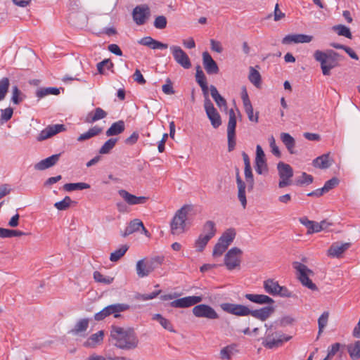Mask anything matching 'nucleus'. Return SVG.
Listing matches in <instances>:
<instances>
[{"label":"nucleus","instance_id":"obj_1","mask_svg":"<svg viewBox=\"0 0 360 360\" xmlns=\"http://www.w3.org/2000/svg\"><path fill=\"white\" fill-rule=\"evenodd\" d=\"M110 340L115 347L127 351L136 349L139 343L138 336L131 327L122 328L112 326L110 328Z\"/></svg>","mask_w":360,"mask_h":360},{"label":"nucleus","instance_id":"obj_2","mask_svg":"<svg viewBox=\"0 0 360 360\" xmlns=\"http://www.w3.org/2000/svg\"><path fill=\"white\" fill-rule=\"evenodd\" d=\"M313 56L314 60L320 63L324 76H329L331 70L340 66V61L344 59L342 55L332 49L316 50Z\"/></svg>","mask_w":360,"mask_h":360},{"label":"nucleus","instance_id":"obj_3","mask_svg":"<svg viewBox=\"0 0 360 360\" xmlns=\"http://www.w3.org/2000/svg\"><path fill=\"white\" fill-rule=\"evenodd\" d=\"M165 259L164 256H155L150 258H144L136 262V271L139 278L148 276L155 269L162 265Z\"/></svg>","mask_w":360,"mask_h":360},{"label":"nucleus","instance_id":"obj_4","mask_svg":"<svg viewBox=\"0 0 360 360\" xmlns=\"http://www.w3.org/2000/svg\"><path fill=\"white\" fill-rule=\"evenodd\" d=\"M266 328L265 337L262 338V344L267 349H274L281 347L283 342L291 339V336H285L281 332H273L272 325L265 324Z\"/></svg>","mask_w":360,"mask_h":360},{"label":"nucleus","instance_id":"obj_5","mask_svg":"<svg viewBox=\"0 0 360 360\" xmlns=\"http://www.w3.org/2000/svg\"><path fill=\"white\" fill-rule=\"evenodd\" d=\"M292 266L297 271V279L303 286L313 291L318 290L316 284L310 279V277L314 276V272L312 270L309 269L305 264L299 262H294Z\"/></svg>","mask_w":360,"mask_h":360},{"label":"nucleus","instance_id":"obj_6","mask_svg":"<svg viewBox=\"0 0 360 360\" xmlns=\"http://www.w3.org/2000/svg\"><path fill=\"white\" fill-rule=\"evenodd\" d=\"M131 306L126 303H115L106 306L100 311L94 314V319L97 321H103L106 317L112 315L115 319L122 317L121 312L129 310Z\"/></svg>","mask_w":360,"mask_h":360},{"label":"nucleus","instance_id":"obj_7","mask_svg":"<svg viewBox=\"0 0 360 360\" xmlns=\"http://www.w3.org/2000/svg\"><path fill=\"white\" fill-rule=\"evenodd\" d=\"M190 210L188 205H184L176 212L170 223L171 233L173 235H179L185 231L187 214Z\"/></svg>","mask_w":360,"mask_h":360},{"label":"nucleus","instance_id":"obj_8","mask_svg":"<svg viewBox=\"0 0 360 360\" xmlns=\"http://www.w3.org/2000/svg\"><path fill=\"white\" fill-rule=\"evenodd\" d=\"M277 169L280 177L278 187L282 188L290 186L292 184L291 178L293 176V169L292 167L283 162H279L277 164Z\"/></svg>","mask_w":360,"mask_h":360},{"label":"nucleus","instance_id":"obj_9","mask_svg":"<svg viewBox=\"0 0 360 360\" xmlns=\"http://www.w3.org/2000/svg\"><path fill=\"white\" fill-rule=\"evenodd\" d=\"M243 251L236 247L231 248L225 255L224 264L229 270L239 267L241 262Z\"/></svg>","mask_w":360,"mask_h":360},{"label":"nucleus","instance_id":"obj_10","mask_svg":"<svg viewBox=\"0 0 360 360\" xmlns=\"http://www.w3.org/2000/svg\"><path fill=\"white\" fill-rule=\"evenodd\" d=\"M192 312L193 315L198 318H205L211 320L219 318V314L217 313L215 309L211 306L205 304L195 305L193 308Z\"/></svg>","mask_w":360,"mask_h":360},{"label":"nucleus","instance_id":"obj_11","mask_svg":"<svg viewBox=\"0 0 360 360\" xmlns=\"http://www.w3.org/2000/svg\"><path fill=\"white\" fill-rule=\"evenodd\" d=\"M220 307L226 313L238 316H249L251 313V309H249L247 306L239 304L225 302L221 303L220 304Z\"/></svg>","mask_w":360,"mask_h":360},{"label":"nucleus","instance_id":"obj_12","mask_svg":"<svg viewBox=\"0 0 360 360\" xmlns=\"http://www.w3.org/2000/svg\"><path fill=\"white\" fill-rule=\"evenodd\" d=\"M174 60L184 69H189L191 67V60L187 53L178 46H170Z\"/></svg>","mask_w":360,"mask_h":360},{"label":"nucleus","instance_id":"obj_13","mask_svg":"<svg viewBox=\"0 0 360 360\" xmlns=\"http://www.w3.org/2000/svg\"><path fill=\"white\" fill-rule=\"evenodd\" d=\"M150 15V8L148 5L143 4L136 6L132 11L134 21L138 25L146 23Z\"/></svg>","mask_w":360,"mask_h":360},{"label":"nucleus","instance_id":"obj_14","mask_svg":"<svg viewBox=\"0 0 360 360\" xmlns=\"http://www.w3.org/2000/svg\"><path fill=\"white\" fill-rule=\"evenodd\" d=\"M202 300V296H188L176 299L171 302L169 305L174 308H187L200 303Z\"/></svg>","mask_w":360,"mask_h":360},{"label":"nucleus","instance_id":"obj_15","mask_svg":"<svg viewBox=\"0 0 360 360\" xmlns=\"http://www.w3.org/2000/svg\"><path fill=\"white\" fill-rule=\"evenodd\" d=\"M65 130V127L64 124H56L49 125L44 129L41 131L37 139L38 141H42Z\"/></svg>","mask_w":360,"mask_h":360},{"label":"nucleus","instance_id":"obj_16","mask_svg":"<svg viewBox=\"0 0 360 360\" xmlns=\"http://www.w3.org/2000/svg\"><path fill=\"white\" fill-rule=\"evenodd\" d=\"M313 37L304 34H288L283 38L281 43L284 45L300 43H309L312 41Z\"/></svg>","mask_w":360,"mask_h":360},{"label":"nucleus","instance_id":"obj_17","mask_svg":"<svg viewBox=\"0 0 360 360\" xmlns=\"http://www.w3.org/2000/svg\"><path fill=\"white\" fill-rule=\"evenodd\" d=\"M118 193L124 199V200L129 205L144 204L148 200V197L136 196L124 189L119 190Z\"/></svg>","mask_w":360,"mask_h":360},{"label":"nucleus","instance_id":"obj_18","mask_svg":"<svg viewBox=\"0 0 360 360\" xmlns=\"http://www.w3.org/2000/svg\"><path fill=\"white\" fill-rule=\"evenodd\" d=\"M202 65L208 75H216L219 71L217 63L207 51L202 53Z\"/></svg>","mask_w":360,"mask_h":360},{"label":"nucleus","instance_id":"obj_19","mask_svg":"<svg viewBox=\"0 0 360 360\" xmlns=\"http://www.w3.org/2000/svg\"><path fill=\"white\" fill-rule=\"evenodd\" d=\"M204 108L212 126L217 129L221 124V120L213 103L205 105Z\"/></svg>","mask_w":360,"mask_h":360},{"label":"nucleus","instance_id":"obj_20","mask_svg":"<svg viewBox=\"0 0 360 360\" xmlns=\"http://www.w3.org/2000/svg\"><path fill=\"white\" fill-rule=\"evenodd\" d=\"M275 308L272 305H268L259 309L251 310L250 315L262 321H264L274 312Z\"/></svg>","mask_w":360,"mask_h":360},{"label":"nucleus","instance_id":"obj_21","mask_svg":"<svg viewBox=\"0 0 360 360\" xmlns=\"http://www.w3.org/2000/svg\"><path fill=\"white\" fill-rule=\"evenodd\" d=\"M60 153L53 155L41 160L34 165V169L42 171L54 166L59 160Z\"/></svg>","mask_w":360,"mask_h":360},{"label":"nucleus","instance_id":"obj_22","mask_svg":"<svg viewBox=\"0 0 360 360\" xmlns=\"http://www.w3.org/2000/svg\"><path fill=\"white\" fill-rule=\"evenodd\" d=\"M351 246L350 243H335L331 245L328 250V255L333 257L339 258L342 254Z\"/></svg>","mask_w":360,"mask_h":360},{"label":"nucleus","instance_id":"obj_23","mask_svg":"<svg viewBox=\"0 0 360 360\" xmlns=\"http://www.w3.org/2000/svg\"><path fill=\"white\" fill-rule=\"evenodd\" d=\"M139 43L141 45L148 46L152 49H167L168 45L167 44L162 43L153 39L151 37H145L139 41Z\"/></svg>","mask_w":360,"mask_h":360},{"label":"nucleus","instance_id":"obj_24","mask_svg":"<svg viewBox=\"0 0 360 360\" xmlns=\"http://www.w3.org/2000/svg\"><path fill=\"white\" fill-rule=\"evenodd\" d=\"M236 183H237V186H238V200H240L243 207L245 208L246 205H247V199H246V195H245L246 185H245V182L241 179L238 170L237 171V173H236Z\"/></svg>","mask_w":360,"mask_h":360},{"label":"nucleus","instance_id":"obj_25","mask_svg":"<svg viewBox=\"0 0 360 360\" xmlns=\"http://www.w3.org/2000/svg\"><path fill=\"white\" fill-rule=\"evenodd\" d=\"M245 297L247 300L259 304H272L274 303V301L271 297L262 294H245Z\"/></svg>","mask_w":360,"mask_h":360},{"label":"nucleus","instance_id":"obj_26","mask_svg":"<svg viewBox=\"0 0 360 360\" xmlns=\"http://www.w3.org/2000/svg\"><path fill=\"white\" fill-rule=\"evenodd\" d=\"M104 332L99 330L97 333L92 334L83 344L85 347L94 348L97 345L101 344L103 340Z\"/></svg>","mask_w":360,"mask_h":360},{"label":"nucleus","instance_id":"obj_27","mask_svg":"<svg viewBox=\"0 0 360 360\" xmlns=\"http://www.w3.org/2000/svg\"><path fill=\"white\" fill-rule=\"evenodd\" d=\"M333 162V160L330 159V154L326 153L313 160V166L316 168L325 169L329 168Z\"/></svg>","mask_w":360,"mask_h":360},{"label":"nucleus","instance_id":"obj_28","mask_svg":"<svg viewBox=\"0 0 360 360\" xmlns=\"http://www.w3.org/2000/svg\"><path fill=\"white\" fill-rule=\"evenodd\" d=\"M300 222L305 226L307 230V234H311L314 233H318L321 231V226L319 222L311 221L307 217H304L299 219Z\"/></svg>","mask_w":360,"mask_h":360},{"label":"nucleus","instance_id":"obj_29","mask_svg":"<svg viewBox=\"0 0 360 360\" xmlns=\"http://www.w3.org/2000/svg\"><path fill=\"white\" fill-rule=\"evenodd\" d=\"M125 129V124L123 120H119L112 124L105 131L107 136H114L122 134Z\"/></svg>","mask_w":360,"mask_h":360},{"label":"nucleus","instance_id":"obj_30","mask_svg":"<svg viewBox=\"0 0 360 360\" xmlns=\"http://www.w3.org/2000/svg\"><path fill=\"white\" fill-rule=\"evenodd\" d=\"M107 116V112L101 108H96L94 111L89 112L86 118L85 122L94 123L99 120L103 119Z\"/></svg>","mask_w":360,"mask_h":360},{"label":"nucleus","instance_id":"obj_31","mask_svg":"<svg viewBox=\"0 0 360 360\" xmlns=\"http://www.w3.org/2000/svg\"><path fill=\"white\" fill-rule=\"evenodd\" d=\"M89 321L86 318L79 320L70 333L75 335L83 336L84 335L82 333H84L89 327Z\"/></svg>","mask_w":360,"mask_h":360},{"label":"nucleus","instance_id":"obj_32","mask_svg":"<svg viewBox=\"0 0 360 360\" xmlns=\"http://www.w3.org/2000/svg\"><path fill=\"white\" fill-rule=\"evenodd\" d=\"M141 226H143V222L140 219H135L131 220L121 235L122 237L125 238L129 235L138 231Z\"/></svg>","mask_w":360,"mask_h":360},{"label":"nucleus","instance_id":"obj_33","mask_svg":"<svg viewBox=\"0 0 360 360\" xmlns=\"http://www.w3.org/2000/svg\"><path fill=\"white\" fill-rule=\"evenodd\" d=\"M281 139L285 146L290 154H295L294 148L295 147V139L288 133L283 132L281 134Z\"/></svg>","mask_w":360,"mask_h":360},{"label":"nucleus","instance_id":"obj_34","mask_svg":"<svg viewBox=\"0 0 360 360\" xmlns=\"http://www.w3.org/2000/svg\"><path fill=\"white\" fill-rule=\"evenodd\" d=\"M210 94H211L212 98L214 99V101H215L217 105L219 108L224 107L225 108H227L226 101L224 97H222L219 94L216 86L214 85H210Z\"/></svg>","mask_w":360,"mask_h":360},{"label":"nucleus","instance_id":"obj_35","mask_svg":"<svg viewBox=\"0 0 360 360\" xmlns=\"http://www.w3.org/2000/svg\"><path fill=\"white\" fill-rule=\"evenodd\" d=\"M236 235V232L235 229L231 228L227 229L222 233L219 240L220 241V243H222L223 244L229 247L231 245V243L233 241Z\"/></svg>","mask_w":360,"mask_h":360},{"label":"nucleus","instance_id":"obj_36","mask_svg":"<svg viewBox=\"0 0 360 360\" xmlns=\"http://www.w3.org/2000/svg\"><path fill=\"white\" fill-rule=\"evenodd\" d=\"M280 285L277 281L272 279H267L264 281V288L266 292L271 295H276L278 292Z\"/></svg>","mask_w":360,"mask_h":360},{"label":"nucleus","instance_id":"obj_37","mask_svg":"<svg viewBox=\"0 0 360 360\" xmlns=\"http://www.w3.org/2000/svg\"><path fill=\"white\" fill-rule=\"evenodd\" d=\"M250 82L257 88H260L262 83V77L260 73L254 68H250V74L248 76Z\"/></svg>","mask_w":360,"mask_h":360},{"label":"nucleus","instance_id":"obj_38","mask_svg":"<svg viewBox=\"0 0 360 360\" xmlns=\"http://www.w3.org/2000/svg\"><path fill=\"white\" fill-rule=\"evenodd\" d=\"M348 353L352 360L360 359V340L350 344L347 347Z\"/></svg>","mask_w":360,"mask_h":360},{"label":"nucleus","instance_id":"obj_39","mask_svg":"<svg viewBox=\"0 0 360 360\" xmlns=\"http://www.w3.org/2000/svg\"><path fill=\"white\" fill-rule=\"evenodd\" d=\"M27 233L22 232L19 230L8 229L0 227V238H12L16 236H22L27 235Z\"/></svg>","mask_w":360,"mask_h":360},{"label":"nucleus","instance_id":"obj_40","mask_svg":"<svg viewBox=\"0 0 360 360\" xmlns=\"http://www.w3.org/2000/svg\"><path fill=\"white\" fill-rule=\"evenodd\" d=\"M118 141L117 138H110L107 140L104 144L100 148L99 153L101 155L108 154L111 150L115 146Z\"/></svg>","mask_w":360,"mask_h":360},{"label":"nucleus","instance_id":"obj_41","mask_svg":"<svg viewBox=\"0 0 360 360\" xmlns=\"http://www.w3.org/2000/svg\"><path fill=\"white\" fill-rule=\"evenodd\" d=\"M153 320L158 321L159 323L165 329L169 330V332L175 333L174 329L173 328L172 324L171 322L164 318L161 314H155L153 316Z\"/></svg>","mask_w":360,"mask_h":360},{"label":"nucleus","instance_id":"obj_42","mask_svg":"<svg viewBox=\"0 0 360 360\" xmlns=\"http://www.w3.org/2000/svg\"><path fill=\"white\" fill-rule=\"evenodd\" d=\"M90 188V185L84 182L79 183H68L63 186V189L65 191L70 192L75 190H84Z\"/></svg>","mask_w":360,"mask_h":360},{"label":"nucleus","instance_id":"obj_43","mask_svg":"<svg viewBox=\"0 0 360 360\" xmlns=\"http://www.w3.org/2000/svg\"><path fill=\"white\" fill-rule=\"evenodd\" d=\"M332 30L335 31L339 36H343L348 39L352 38V34L349 27L344 25H336L333 26Z\"/></svg>","mask_w":360,"mask_h":360},{"label":"nucleus","instance_id":"obj_44","mask_svg":"<svg viewBox=\"0 0 360 360\" xmlns=\"http://www.w3.org/2000/svg\"><path fill=\"white\" fill-rule=\"evenodd\" d=\"M60 94V89L56 87H47L39 89L36 92V96L39 98H41L47 95H58Z\"/></svg>","mask_w":360,"mask_h":360},{"label":"nucleus","instance_id":"obj_45","mask_svg":"<svg viewBox=\"0 0 360 360\" xmlns=\"http://www.w3.org/2000/svg\"><path fill=\"white\" fill-rule=\"evenodd\" d=\"M236 116L233 109L229 110V122L227 126V133L236 134Z\"/></svg>","mask_w":360,"mask_h":360},{"label":"nucleus","instance_id":"obj_46","mask_svg":"<svg viewBox=\"0 0 360 360\" xmlns=\"http://www.w3.org/2000/svg\"><path fill=\"white\" fill-rule=\"evenodd\" d=\"M202 231V234L212 238L217 231L214 222L212 221H207L203 226Z\"/></svg>","mask_w":360,"mask_h":360},{"label":"nucleus","instance_id":"obj_47","mask_svg":"<svg viewBox=\"0 0 360 360\" xmlns=\"http://www.w3.org/2000/svg\"><path fill=\"white\" fill-rule=\"evenodd\" d=\"M128 249L129 246L127 245H122L119 249L116 250L110 254V260L111 262L118 261L124 255Z\"/></svg>","mask_w":360,"mask_h":360},{"label":"nucleus","instance_id":"obj_48","mask_svg":"<svg viewBox=\"0 0 360 360\" xmlns=\"http://www.w3.org/2000/svg\"><path fill=\"white\" fill-rule=\"evenodd\" d=\"M314 178L311 175L302 172L301 176L295 180V184L297 186L309 185L313 182Z\"/></svg>","mask_w":360,"mask_h":360},{"label":"nucleus","instance_id":"obj_49","mask_svg":"<svg viewBox=\"0 0 360 360\" xmlns=\"http://www.w3.org/2000/svg\"><path fill=\"white\" fill-rule=\"evenodd\" d=\"M9 86L10 81L8 77H3L0 79V101H2L6 98Z\"/></svg>","mask_w":360,"mask_h":360},{"label":"nucleus","instance_id":"obj_50","mask_svg":"<svg viewBox=\"0 0 360 360\" xmlns=\"http://www.w3.org/2000/svg\"><path fill=\"white\" fill-rule=\"evenodd\" d=\"M245 111L248 115V120L250 122L257 123L259 121V112L254 114L253 107L252 103L244 105Z\"/></svg>","mask_w":360,"mask_h":360},{"label":"nucleus","instance_id":"obj_51","mask_svg":"<svg viewBox=\"0 0 360 360\" xmlns=\"http://www.w3.org/2000/svg\"><path fill=\"white\" fill-rule=\"evenodd\" d=\"M211 238L204 234H200L195 240V247L198 252H202Z\"/></svg>","mask_w":360,"mask_h":360},{"label":"nucleus","instance_id":"obj_52","mask_svg":"<svg viewBox=\"0 0 360 360\" xmlns=\"http://www.w3.org/2000/svg\"><path fill=\"white\" fill-rule=\"evenodd\" d=\"M75 202L69 196H65L62 200L56 202L54 207L58 210H65L70 207V204Z\"/></svg>","mask_w":360,"mask_h":360},{"label":"nucleus","instance_id":"obj_53","mask_svg":"<svg viewBox=\"0 0 360 360\" xmlns=\"http://www.w3.org/2000/svg\"><path fill=\"white\" fill-rule=\"evenodd\" d=\"M235 350V345H228L220 351V357L222 359H230Z\"/></svg>","mask_w":360,"mask_h":360},{"label":"nucleus","instance_id":"obj_54","mask_svg":"<svg viewBox=\"0 0 360 360\" xmlns=\"http://www.w3.org/2000/svg\"><path fill=\"white\" fill-rule=\"evenodd\" d=\"M94 278L96 282L104 284H110L114 280V278L112 277L104 276L101 273L97 271L94 272Z\"/></svg>","mask_w":360,"mask_h":360},{"label":"nucleus","instance_id":"obj_55","mask_svg":"<svg viewBox=\"0 0 360 360\" xmlns=\"http://www.w3.org/2000/svg\"><path fill=\"white\" fill-rule=\"evenodd\" d=\"M255 171L259 174L268 172L266 160H255Z\"/></svg>","mask_w":360,"mask_h":360},{"label":"nucleus","instance_id":"obj_56","mask_svg":"<svg viewBox=\"0 0 360 360\" xmlns=\"http://www.w3.org/2000/svg\"><path fill=\"white\" fill-rule=\"evenodd\" d=\"M21 96L22 92L18 89V87L17 86H13L12 87V102L15 105H18L22 101V98L21 97Z\"/></svg>","mask_w":360,"mask_h":360},{"label":"nucleus","instance_id":"obj_57","mask_svg":"<svg viewBox=\"0 0 360 360\" xmlns=\"http://www.w3.org/2000/svg\"><path fill=\"white\" fill-rule=\"evenodd\" d=\"M13 109L11 107H8L6 109L1 110V119L0 122L1 124H4L8 122L13 116Z\"/></svg>","mask_w":360,"mask_h":360},{"label":"nucleus","instance_id":"obj_58","mask_svg":"<svg viewBox=\"0 0 360 360\" xmlns=\"http://www.w3.org/2000/svg\"><path fill=\"white\" fill-rule=\"evenodd\" d=\"M329 313L324 311L318 319L319 324V334H321L323 329L326 326L328 323Z\"/></svg>","mask_w":360,"mask_h":360},{"label":"nucleus","instance_id":"obj_59","mask_svg":"<svg viewBox=\"0 0 360 360\" xmlns=\"http://www.w3.org/2000/svg\"><path fill=\"white\" fill-rule=\"evenodd\" d=\"M195 80L199 86L207 84L206 77L200 65L196 67Z\"/></svg>","mask_w":360,"mask_h":360},{"label":"nucleus","instance_id":"obj_60","mask_svg":"<svg viewBox=\"0 0 360 360\" xmlns=\"http://www.w3.org/2000/svg\"><path fill=\"white\" fill-rule=\"evenodd\" d=\"M228 248V247L223 244L222 243H220L219 240L217 243V244L214 245L212 255L214 257L221 256Z\"/></svg>","mask_w":360,"mask_h":360},{"label":"nucleus","instance_id":"obj_61","mask_svg":"<svg viewBox=\"0 0 360 360\" xmlns=\"http://www.w3.org/2000/svg\"><path fill=\"white\" fill-rule=\"evenodd\" d=\"M338 184H339V179L337 177H333L330 180L327 181L325 183L323 187H322V188L323 189V191L325 193H327L329 191H330L331 189H333V188H335Z\"/></svg>","mask_w":360,"mask_h":360},{"label":"nucleus","instance_id":"obj_62","mask_svg":"<svg viewBox=\"0 0 360 360\" xmlns=\"http://www.w3.org/2000/svg\"><path fill=\"white\" fill-rule=\"evenodd\" d=\"M154 26L157 29L162 30L167 26V18L164 15H158L154 21Z\"/></svg>","mask_w":360,"mask_h":360},{"label":"nucleus","instance_id":"obj_63","mask_svg":"<svg viewBox=\"0 0 360 360\" xmlns=\"http://www.w3.org/2000/svg\"><path fill=\"white\" fill-rule=\"evenodd\" d=\"M162 89L167 95H172L175 92L172 86V81L169 78L166 79V84L162 86Z\"/></svg>","mask_w":360,"mask_h":360},{"label":"nucleus","instance_id":"obj_64","mask_svg":"<svg viewBox=\"0 0 360 360\" xmlns=\"http://www.w3.org/2000/svg\"><path fill=\"white\" fill-rule=\"evenodd\" d=\"M106 66L108 69H110L113 67L112 63L109 59H105L103 61L97 64V69L99 73H103V68Z\"/></svg>","mask_w":360,"mask_h":360}]
</instances>
